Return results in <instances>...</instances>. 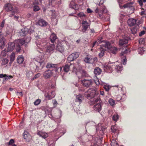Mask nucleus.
Wrapping results in <instances>:
<instances>
[{
	"instance_id": "obj_1",
	"label": "nucleus",
	"mask_w": 146,
	"mask_h": 146,
	"mask_svg": "<svg viewBox=\"0 0 146 146\" xmlns=\"http://www.w3.org/2000/svg\"><path fill=\"white\" fill-rule=\"evenodd\" d=\"M36 44L37 51L40 53H42V52L44 51H46L47 52L52 53L55 48V46L54 44H51L46 48L45 46H46V43H42L40 39L36 41Z\"/></svg>"
},
{
	"instance_id": "obj_2",
	"label": "nucleus",
	"mask_w": 146,
	"mask_h": 146,
	"mask_svg": "<svg viewBox=\"0 0 146 146\" xmlns=\"http://www.w3.org/2000/svg\"><path fill=\"white\" fill-rule=\"evenodd\" d=\"M104 0H100V1L98 4L100 6V7H98L95 10L96 13H98V17L100 19H102L103 17V14L107 12V10L103 4Z\"/></svg>"
},
{
	"instance_id": "obj_3",
	"label": "nucleus",
	"mask_w": 146,
	"mask_h": 146,
	"mask_svg": "<svg viewBox=\"0 0 146 146\" xmlns=\"http://www.w3.org/2000/svg\"><path fill=\"white\" fill-rule=\"evenodd\" d=\"M34 60L36 62V68L35 69V71L37 72L43 68L44 64V59L43 56H40L35 58Z\"/></svg>"
},
{
	"instance_id": "obj_4",
	"label": "nucleus",
	"mask_w": 146,
	"mask_h": 146,
	"mask_svg": "<svg viewBox=\"0 0 146 146\" xmlns=\"http://www.w3.org/2000/svg\"><path fill=\"white\" fill-rule=\"evenodd\" d=\"M110 46V43L109 42H106L104 44L101 46L100 49L101 52L99 54L100 58H101L104 56L105 51H108Z\"/></svg>"
},
{
	"instance_id": "obj_5",
	"label": "nucleus",
	"mask_w": 146,
	"mask_h": 146,
	"mask_svg": "<svg viewBox=\"0 0 146 146\" xmlns=\"http://www.w3.org/2000/svg\"><path fill=\"white\" fill-rule=\"evenodd\" d=\"M4 9L6 12H11V13L9 15L11 17L14 15L17 11L16 10L13 8V5L11 3L5 4L4 7Z\"/></svg>"
},
{
	"instance_id": "obj_6",
	"label": "nucleus",
	"mask_w": 146,
	"mask_h": 146,
	"mask_svg": "<svg viewBox=\"0 0 146 146\" xmlns=\"http://www.w3.org/2000/svg\"><path fill=\"white\" fill-rule=\"evenodd\" d=\"M96 95V91L94 89H90L85 92L84 95L86 98L90 100Z\"/></svg>"
},
{
	"instance_id": "obj_7",
	"label": "nucleus",
	"mask_w": 146,
	"mask_h": 146,
	"mask_svg": "<svg viewBox=\"0 0 146 146\" xmlns=\"http://www.w3.org/2000/svg\"><path fill=\"white\" fill-rule=\"evenodd\" d=\"M93 83V80L91 78H86L81 80L82 85L85 87L88 88L91 86Z\"/></svg>"
},
{
	"instance_id": "obj_8",
	"label": "nucleus",
	"mask_w": 146,
	"mask_h": 146,
	"mask_svg": "<svg viewBox=\"0 0 146 146\" xmlns=\"http://www.w3.org/2000/svg\"><path fill=\"white\" fill-rule=\"evenodd\" d=\"M46 67L47 68H56L55 71L58 72H60L62 70V67H58L57 64H54L51 63H48Z\"/></svg>"
},
{
	"instance_id": "obj_9",
	"label": "nucleus",
	"mask_w": 146,
	"mask_h": 146,
	"mask_svg": "<svg viewBox=\"0 0 146 146\" xmlns=\"http://www.w3.org/2000/svg\"><path fill=\"white\" fill-rule=\"evenodd\" d=\"M82 31L83 33H85L87 29L88 28H90V24L86 21L83 20L82 21Z\"/></svg>"
},
{
	"instance_id": "obj_10",
	"label": "nucleus",
	"mask_w": 146,
	"mask_h": 146,
	"mask_svg": "<svg viewBox=\"0 0 146 146\" xmlns=\"http://www.w3.org/2000/svg\"><path fill=\"white\" fill-rule=\"evenodd\" d=\"M53 72L50 70H48L45 71L43 75L44 78L48 79L52 75Z\"/></svg>"
},
{
	"instance_id": "obj_11",
	"label": "nucleus",
	"mask_w": 146,
	"mask_h": 146,
	"mask_svg": "<svg viewBox=\"0 0 146 146\" xmlns=\"http://www.w3.org/2000/svg\"><path fill=\"white\" fill-rule=\"evenodd\" d=\"M111 63H106L104 65V69L105 71L109 73L111 72L112 69L110 65V64Z\"/></svg>"
},
{
	"instance_id": "obj_12",
	"label": "nucleus",
	"mask_w": 146,
	"mask_h": 146,
	"mask_svg": "<svg viewBox=\"0 0 146 146\" xmlns=\"http://www.w3.org/2000/svg\"><path fill=\"white\" fill-rule=\"evenodd\" d=\"M55 96V94L54 91H52L50 92L47 93L44 95L45 98L48 100L52 99Z\"/></svg>"
},
{
	"instance_id": "obj_13",
	"label": "nucleus",
	"mask_w": 146,
	"mask_h": 146,
	"mask_svg": "<svg viewBox=\"0 0 146 146\" xmlns=\"http://www.w3.org/2000/svg\"><path fill=\"white\" fill-rule=\"evenodd\" d=\"M56 50L59 52L62 53L65 51L64 46L61 43H58L57 45Z\"/></svg>"
},
{
	"instance_id": "obj_14",
	"label": "nucleus",
	"mask_w": 146,
	"mask_h": 146,
	"mask_svg": "<svg viewBox=\"0 0 146 146\" xmlns=\"http://www.w3.org/2000/svg\"><path fill=\"white\" fill-rule=\"evenodd\" d=\"M129 39V38L127 37L120 40L119 41V45L122 46L125 44L127 43Z\"/></svg>"
},
{
	"instance_id": "obj_15",
	"label": "nucleus",
	"mask_w": 146,
	"mask_h": 146,
	"mask_svg": "<svg viewBox=\"0 0 146 146\" xmlns=\"http://www.w3.org/2000/svg\"><path fill=\"white\" fill-rule=\"evenodd\" d=\"M137 20L133 18L129 19L127 21V23L129 26H132L134 25L136 23Z\"/></svg>"
},
{
	"instance_id": "obj_16",
	"label": "nucleus",
	"mask_w": 146,
	"mask_h": 146,
	"mask_svg": "<svg viewBox=\"0 0 146 146\" xmlns=\"http://www.w3.org/2000/svg\"><path fill=\"white\" fill-rule=\"evenodd\" d=\"M94 110L99 112L102 110V104L101 103H97L93 107Z\"/></svg>"
},
{
	"instance_id": "obj_17",
	"label": "nucleus",
	"mask_w": 146,
	"mask_h": 146,
	"mask_svg": "<svg viewBox=\"0 0 146 146\" xmlns=\"http://www.w3.org/2000/svg\"><path fill=\"white\" fill-rule=\"evenodd\" d=\"M37 134L44 139H45L48 136V135L47 133L42 131H38Z\"/></svg>"
},
{
	"instance_id": "obj_18",
	"label": "nucleus",
	"mask_w": 146,
	"mask_h": 146,
	"mask_svg": "<svg viewBox=\"0 0 146 146\" xmlns=\"http://www.w3.org/2000/svg\"><path fill=\"white\" fill-rule=\"evenodd\" d=\"M139 26L137 25L132 28H131L130 30L131 33L134 35L135 34L137 33L139 31Z\"/></svg>"
},
{
	"instance_id": "obj_19",
	"label": "nucleus",
	"mask_w": 146,
	"mask_h": 146,
	"mask_svg": "<svg viewBox=\"0 0 146 146\" xmlns=\"http://www.w3.org/2000/svg\"><path fill=\"white\" fill-rule=\"evenodd\" d=\"M69 6L71 8L75 10H77L78 9V5L73 1L70 2Z\"/></svg>"
},
{
	"instance_id": "obj_20",
	"label": "nucleus",
	"mask_w": 146,
	"mask_h": 146,
	"mask_svg": "<svg viewBox=\"0 0 146 146\" xmlns=\"http://www.w3.org/2000/svg\"><path fill=\"white\" fill-rule=\"evenodd\" d=\"M98 94L96 95L94 97L90 99V102L92 103V104H94L100 101V98L99 97L96 96Z\"/></svg>"
},
{
	"instance_id": "obj_21",
	"label": "nucleus",
	"mask_w": 146,
	"mask_h": 146,
	"mask_svg": "<svg viewBox=\"0 0 146 146\" xmlns=\"http://www.w3.org/2000/svg\"><path fill=\"white\" fill-rule=\"evenodd\" d=\"M84 61L87 63H92L94 62V59L91 57H86L84 58Z\"/></svg>"
},
{
	"instance_id": "obj_22",
	"label": "nucleus",
	"mask_w": 146,
	"mask_h": 146,
	"mask_svg": "<svg viewBox=\"0 0 146 146\" xmlns=\"http://www.w3.org/2000/svg\"><path fill=\"white\" fill-rule=\"evenodd\" d=\"M37 24L41 27H45L47 24V23L43 19L39 20L37 22Z\"/></svg>"
},
{
	"instance_id": "obj_23",
	"label": "nucleus",
	"mask_w": 146,
	"mask_h": 146,
	"mask_svg": "<svg viewBox=\"0 0 146 146\" xmlns=\"http://www.w3.org/2000/svg\"><path fill=\"white\" fill-rule=\"evenodd\" d=\"M7 48L8 51H12L15 48V44L14 42H9Z\"/></svg>"
},
{
	"instance_id": "obj_24",
	"label": "nucleus",
	"mask_w": 146,
	"mask_h": 146,
	"mask_svg": "<svg viewBox=\"0 0 146 146\" xmlns=\"http://www.w3.org/2000/svg\"><path fill=\"white\" fill-rule=\"evenodd\" d=\"M110 47L109 49L108 50H110V52L114 54H115L117 52V48L114 46H112L110 44Z\"/></svg>"
},
{
	"instance_id": "obj_25",
	"label": "nucleus",
	"mask_w": 146,
	"mask_h": 146,
	"mask_svg": "<svg viewBox=\"0 0 146 146\" xmlns=\"http://www.w3.org/2000/svg\"><path fill=\"white\" fill-rule=\"evenodd\" d=\"M16 45L19 46H22L25 43L24 39L22 38L16 40Z\"/></svg>"
},
{
	"instance_id": "obj_26",
	"label": "nucleus",
	"mask_w": 146,
	"mask_h": 146,
	"mask_svg": "<svg viewBox=\"0 0 146 146\" xmlns=\"http://www.w3.org/2000/svg\"><path fill=\"white\" fill-rule=\"evenodd\" d=\"M102 72L101 69L99 67H97L94 69V72L95 75H98L101 74Z\"/></svg>"
},
{
	"instance_id": "obj_27",
	"label": "nucleus",
	"mask_w": 146,
	"mask_h": 146,
	"mask_svg": "<svg viewBox=\"0 0 146 146\" xmlns=\"http://www.w3.org/2000/svg\"><path fill=\"white\" fill-rule=\"evenodd\" d=\"M28 33H29L28 29L26 27L23 28L21 30L20 33L22 34L21 35L23 36L26 35Z\"/></svg>"
},
{
	"instance_id": "obj_28",
	"label": "nucleus",
	"mask_w": 146,
	"mask_h": 146,
	"mask_svg": "<svg viewBox=\"0 0 146 146\" xmlns=\"http://www.w3.org/2000/svg\"><path fill=\"white\" fill-rule=\"evenodd\" d=\"M57 38L56 35L54 33H52L50 37V40L52 43H53L55 41Z\"/></svg>"
},
{
	"instance_id": "obj_29",
	"label": "nucleus",
	"mask_w": 146,
	"mask_h": 146,
	"mask_svg": "<svg viewBox=\"0 0 146 146\" xmlns=\"http://www.w3.org/2000/svg\"><path fill=\"white\" fill-rule=\"evenodd\" d=\"M94 80L97 85H99V84L102 85L103 84V82L101 80H100L96 76L94 77Z\"/></svg>"
},
{
	"instance_id": "obj_30",
	"label": "nucleus",
	"mask_w": 146,
	"mask_h": 146,
	"mask_svg": "<svg viewBox=\"0 0 146 146\" xmlns=\"http://www.w3.org/2000/svg\"><path fill=\"white\" fill-rule=\"evenodd\" d=\"M24 58L23 56L22 55L19 56L17 59V62L19 64H22L23 62Z\"/></svg>"
},
{
	"instance_id": "obj_31",
	"label": "nucleus",
	"mask_w": 146,
	"mask_h": 146,
	"mask_svg": "<svg viewBox=\"0 0 146 146\" xmlns=\"http://www.w3.org/2000/svg\"><path fill=\"white\" fill-rule=\"evenodd\" d=\"M51 12L52 13V19L54 20L56 22L57 21V19L56 18V15L55 11L53 10H51Z\"/></svg>"
},
{
	"instance_id": "obj_32",
	"label": "nucleus",
	"mask_w": 146,
	"mask_h": 146,
	"mask_svg": "<svg viewBox=\"0 0 146 146\" xmlns=\"http://www.w3.org/2000/svg\"><path fill=\"white\" fill-rule=\"evenodd\" d=\"M133 1H129L126 4H125L123 5V7L124 8H131L133 6Z\"/></svg>"
},
{
	"instance_id": "obj_33",
	"label": "nucleus",
	"mask_w": 146,
	"mask_h": 146,
	"mask_svg": "<svg viewBox=\"0 0 146 146\" xmlns=\"http://www.w3.org/2000/svg\"><path fill=\"white\" fill-rule=\"evenodd\" d=\"M83 99V97L80 94H79L76 97V101L77 102H82V100Z\"/></svg>"
},
{
	"instance_id": "obj_34",
	"label": "nucleus",
	"mask_w": 146,
	"mask_h": 146,
	"mask_svg": "<svg viewBox=\"0 0 146 146\" xmlns=\"http://www.w3.org/2000/svg\"><path fill=\"white\" fill-rule=\"evenodd\" d=\"M115 69L117 72H120L123 69L122 65L119 64L118 65H117L115 67Z\"/></svg>"
},
{
	"instance_id": "obj_35",
	"label": "nucleus",
	"mask_w": 146,
	"mask_h": 146,
	"mask_svg": "<svg viewBox=\"0 0 146 146\" xmlns=\"http://www.w3.org/2000/svg\"><path fill=\"white\" fill-rule=\"evenodd\" d=\"M70 66L68 64H66L64 67L63 70L65 72H67L69 71L70 70Z\"/></svg>"
},
{
	"instance_id": "obj_36",
	"label": "nucleus",
	"mask_w": 146,
	"mask_h": 146,
	"mask_svg": "<svg viewBox=\"0 0 146 146\" xmlns=\"http://www.w3.org/2000/svg\"><path fill=\"white\" fill-rule=\"evenodd\" d=\"M96 129L97 131H101L102 132H103L104 130V129H103L102 128V127L101 126V125H97L96 126Z\"/></svg>"
},
{
	"instance_id": "obj_37",
	"label": "nucleus",
	"mask_w": 146,
	"mask_h": 146,
	"mask_svg": "<svg viewBox=\"0 0 146 146\" xmlns=\"http://www.w3.org/2000/svg\"><path fill=\"white\" fill-rule=\"evenodd\" d=\"M5 40H0V48H3L5 46Z\"/></svg>"
},
{
	"instance_id": "obj_38",
	"label": "nucleus",
	"mask_w": 146,
	"mask_h": 146,
	"mask_svg": "<svg viewBox=\"0 0 146 146\" xmlns=\"http://www.w3.org/2000/svg\"><path fill=\"white\" fill-rule=\"evenodd\" d=\"M71 54L73 56L74 60L77 58L79 56V54L78 52L73 53Z\"/></svg>"
},
{
	"instance_id": "obj_39",
	"label": "nucleus",
	"mask_w": 146,
	"mask_h": 146,
	"mask_svg": "<svg viewBox=\"0 0 146 146\" xmlns=\"http://www.w3.org/2000/svg\"><path fill=\"white\" fill-rule=\"evenodd\" d=\"M145 51L144 48L142 47H139L138 49V51L139 54L142 55L143 54Z\"/></svg>"
},
{
	"instance_id": "obj_40",
	"label": "nucleus",
	"mask_w": 146,
	"mask_h": 146,
	"mask_svg": "<svg viewBox=\"0 0 146 146\" xmlns=\"http://www.w3.org/2000/svg\"><path fill=\"white\" fill-rule=\"evenodd\" d=\"M117 131V128L116 126H112L111 127V131L113 133H115Z\"/></svg>"
},
{
	"instance_id": "obj_41",
	"label": "nucleus",
	"mask_w": 146,
	"mask_h": 146,
	"mask_svg": "<svg viewBox=\"0 0 146 146\" xmlns=\"http://www.w3.org/2000/svg\"><path fill=\"white\" fill-rule=\"evenodd\" d=\"M108 102L110 105L112 106H113L115 103V100L111 98L109 99Z\"/></svg>"
},
{
	"instance_id": "obj_42",
	"label": "nucleus",
	"mask_w": 146,
	"mask_h": 146,
	"mask_svg": "<svg viewBox=\"0 0 146 146\" xmlns=\"http://www.w3.org/2000/svg\"><path fill=\"white\" fill-rule=\"evenodd\" d=\"M29 136L30 135L28 133L27 131H25L23 133V137L24 139H27Z\"/></svg>"
},
{
	"instance_id": "obj_43",
	"label": "nucleus",
	"mask_w": 146,
	"mask_h": 146,
	"mask_svg": "<svg viewBox=\"0 0 146 146\" xmlns=\"http://www.w3.org/2000/svg\"><path fill=\"white\" fill-rule=\"evenodd\" d=\"M9 62V60L7 58H5L2 60V64L5 65L8 63Z\"/></svg>"
},
{
	"instance_id": "obj_44",
	"label": "nucleus",
	"mask_w": 146,
	"mask_h": 146,
	"mask_svg": "<svg viewBox=\"0 0 146 146\" xmlns=\"http://www.w3.org/2000/svg\"><path fill=\"white\" fill-rule=\"evenodd\" d=\"M77 15L78 17L82 19L85 17L86 16L84 13L82 12H80L78 13Z\"/></svg>"
},
{
	"instance_id": "obj_45",
	"label": "nucleus",
	"mask_w": 146,
	"mask_h": 146,
	"mask_svg": "<svg viewBox=\"0 0 146 146\" xmlns=\"http://www.w3.org/2000/svg\"><path fill=\"white\" fill-rule=\"evenodd\" d=\"M111 146H117V143L114 139H113L111 142Z\"/></svg>"
},
{
	"instance_id": "obj_46",
	"label": "nucleus",
	"mask_w": 146,
	"mask_h": 146,
	"mask_svg": "<svg viewBox=\"0 0 146 146\" xmlns=\"http://www.w3.org/2000/svg\"><path fill=\"white\" fill-rule=\"evenodd\" d=\"M15 54L14 53H12L10 55V60L11 61H13L15 59Z\"/></svg>"
},
{
	"instance_id": "obj_47",
	"label": "nucleus",
	"mask_w": 146,
	"mask_h": 146,
	"mask_svg": "<svg viewBox=\"0 0 146 146\" xmlns=\"http://www.w3.org/2000/svg\"><path fill=\"white\" fill-rule=\"evenodd\" d=\"M119 116L117 114L114 115L113 116V120L115 121H117L119 119Z\"/></svg>"
},
{
	"instance_id": "obj_48",
	"label": "nucleus",
	"mask_w": 146,
	"mask_h": 146,
	"mask_svg": "<svg viewBox=\"0 0 146 146\" xmlns=\"http://www.w3.org/2000/svg\"><path fill=\"white\" fill-rule=\"evenodd\" d=\"M102 39V38H100V39L99 38V39H98V40L97 41H95L94 42V43H93V46H92V47H94V46L97 43H98V42H99V43H100L102 42V40H101V39Z\"/></svg>"
},
{
	"instance_id": "obj_49",
	"label": "nucleus",
	"mask_w": 146,
	"mask_h": 146,
	"mask_svg": "<svg viewBox=\"0 0 146 146\" xmlns=\"http://www.w3.org/2000/svg\"><path fill=\"white\" fill-rule=\"evenodd\" d=\"M67 60L69 62L72 61L74 60L71 54H70Z\"/></svg>"
},
{
	"instance_id": "obj_50",
	"label": "nucleus",
	"mask_w": 146,
	"mask_h": 146,
	"mask_svg": "<svg viewBox=\"0 0 146 146\" xmlns=\"http://www.w3.org/2000/svg\"><path fill=\"white\" fill-rule=\"evenodd\" d=\"M104 88L105 89L106 91L108 92L111 88V87L110 86L104 85Z\"/></svg>"
},
{
	"instance_id": "obj_51",
	"label": "nucleus",
	"mask_w": 146,
	"mask_h": 146,
	"mask_svg": "<svg viewBox=\"0 0 146 146\" xmlns=\"http://www.w3.org/2000/svg\"><path fill=\"white\" fill-rule=\"evenodd\" d=\"M33 11H37L40 9L39 6L38 5H35L33 7Z\"/></svg>"
},
{
	"instance_id": "obj_52",
	"label": "nucleus",
	"mask_w": 146,
	"mask_h": 146,
	"mask_svg": "<svg viewBox=\"0 0 146 146\" xmlns=\"http://www.w3.org/2000/svg\"><path fill=\"white\" fill-rule=\"evenodd\" d=\"M41 0H35L33 2L34 5H36L39 4L41 2Z\"/></svg>"
},
{
	"instance_id": "obj_53",
	"label": "nucleus",
	"mask_w": 146,
	"mask_h": 146,
	"mask_svg": "<svg viewBox=\"0 0 146 146\" xmlns=\"http://www.w3.org/2000/svg\"><path fill=\"white\" fill-rule=\"evenodd\" d=\"M41 101L39 99L36 100L34 103V104L35 105H38L40 102Z\"/></svg>"
},
{
	"instance_id": "obj_54",
	"label": "nucleus",
	"mask_w": 146,
	"mask_h": 146,
	"mask_svg": "<svg viewBox=\"0 0 146 146\" xmlns=\"http://www.w3.org/2000/svg\"><path fill=\"white\" fill-rule=\"evenodd\" d=\"M141 15H146V10L144 9L143 8L141 9Z\"/></svg>"
},
{
	"instance_id": "obj_55",
	"label": "nucleus",
	"mask_w": 146,
	"mask_h": 146,
	"mask_svg": "<svg viewBox=\"0 0 146 146\" xmlns=\"http://www.w3.org/2000/svg\"><path fill=\"white\" fill-rule=\"evenodd\" d=\"M5 40L4 38L3 34L1 32V31L0 30V40Z\"/></svg>"
},
{
	"instance_id": "obj_56",
	"label": "nucleus",
	"mask_w": 146,
	"mask_h": 146,
	"mask_svg": "<svg viewBox=\"0 0 146 146\" xmlns=\"http://www.w3.org/2000/svg\"><path fill=\"white\" fill-rule=\"evenodd\" d=\"M3 78H5V79L6 80H9L10 79L12 78H13V76H7L6 75L5 77H4Z\"/></svg>"
},
{
	"instance_id": "obj_57",
	"label": "nucleus",
	"mask_w": 146,
	"mask_h": 146,
	"mask_svg": "<svg viewBox=\"0 0 146 146\" xmlns=\"http://www.w3.org/2000/svg\"><path fill=\"white\" fill-rule=\"evenodd\" d=\"M113 87H114L116 88V90H118L119 88L121 89V90L122 89V88L121 86H120L119 85H116L115 86H113Z\"/></svg>"
},
{
	"instance_id": "obj_58",
	"label": "nucleus",
	"mask_w": 146,
	"mask_h": 146,
	"mask_svg": "<svg viewBox=\"0 0 146 146\" xmlns=\"http://www.w3.org/2000/svg\"><path fill=\"white\" fill-rule=\"evenodd\" d=\"M24 40L25 41V43H28L31 40V38L30 37H28L27 38L25 39H24Z\"/></svg>"
},
{
	"instance_id": "obj_59",
	"label": "nucleus",
	"mask_w": 146,
	"mask_h": 146,
	"mask_svg": "<svg viewBox=\"0 0 146 146\" xmlns=\"http://www.w3.org/2000/svg\"><path fill=\"white\" fill-rule=\"evenodd\" d=\"M122 63L124 65H125L126 64V61L127 59L126 57H125L123 59H122Z\"/></svg>"
},
{
	"instance_id": "obj_60",
	"label": "nucleus",
	"mask_w": 146,
	"mask_h": 146,
	"mask_svg": "<svg viewBox=\"0 0 146 146\" xmlns=\"http://www.w3.org/2000/svg\"><path fill=\"white\" fill-rule=\"evenodd\" d=\"M16 94L18 96L19 98V96L22 97L23 96V93L22 92H17Z\"/></svg>"
},
{
	"instance_id": "obj_61",
	"label": "nucleus",
	"mask_w": 146,
	"mask_h": 146,
	"mask_svg": "<svg viewBox=\"0 0 146 146\" xmlns=\"http://www.w3.org/2000/svg\"><path fill=\"white\" fill-rule=\"evenodd\" d=\"M33 27H31L30 28L29 30H28L29 33L30 34L33 33L34 32V30L33 29Z\"/></svg>"
},
{
	"instance_id": "obj_62",
	"label": "nucleus",
	"mask_w": 146,
	"mask_h": 146,
	"mask_svg": "<svg viewBox=\"0 0 146 146\" xmlns=\"http://www.w3.org/2000/svg\"><path fill=\"white\" fill-rule=\"evenodd\" d=\"M50 83L51 84L50 87L51 88H54L55 87V83H52L51 81H50Z\"/></svg>"
},
{
	"instance_id": "obj_63",
	"label": "nucleus",
	"mask_w": 146,
	"mask_h": 146,
	"mask_svg": "<svg viewBox=\"0 0 146 146\" xmlns=\"http://www.w3.org/2000/svg\"><path fill=\"white\" fill-rule=\"evenodd\" d=\"M17 46V49L16 51L17 52H20V50H21V46H19L18 45H16Z\"/></svg>"
},
{
	"instance_id": "obj_64",
	"label": "nucleus",
	"mask_w": 146,
	"mask_h": 146,
	"mask_svg": "<svg viewBox=\"0 0 146 146\" xmlns=\"http://www.w3.org/2000/svg\"><path fill=\"white\" fill-rule=\"evenodd\" d=\"M40 75V74L39 73H38L36 74L35 75V76L33 78V79H35L39 77Z\"/></svg>"
}]
</instances>
